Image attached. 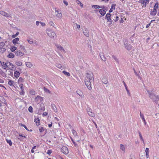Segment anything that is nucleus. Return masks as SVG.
Instances as JSON below:
<instances>
[{"label":"nucleus","instance_id":"423d86ee","mask_svg":"<svg viewBox=\"0 0 159 159\" xmlns=\"http://www.w3.org/2000/svg\"><path fill=\"white\" fill-rule=\"evenodd\" d=\"M7 67L9 70H13L15 68V66L13 65L12 63L9 61H7Z\"/></svg>","mask_w":159,"mask_h":159},{"label":"nucleus","instance_id":"3c124183","mask_svg":"<svg viewBox=\"0 0 159 159\" xmlns=\"http://www.w3.org/2000/svg\"><path fill=\"white\" fill-rule=\"evenodd\" d=\"M28 43L30 44H32L33 43V41L31 39L28 40Z\"/></svg>","mask_w":159,"mask_h":159},{"label":"nucleus","instance_id":"39448f33","mask_svg":"<svg viewBox=\"0 0 159 159\" xmlns=\"http://www.w3.org/2000/svg\"><path fill=\"white\" fill-rule=\"evenodd\" d=\"M87 79L92 80L93 81H94L93 75L92 72H89L87 74Z\"/></svg>","mask_w":159,"mask_h":159},{"label":"nucleus","instance_id":"412c9836","mask_svg":"<svg viewBox=\"0 0 159 159\" xmlns=\"http://www.w3.org/2000/svg\"><path fill=\"white\" fill-rule=\"evenodd\" d=\"M116 4H113L112 5L110 9L109 10V13H111L113 11V10H114L115 8Z\"/></svg>","mask_w":159,"mask_h":159},{"label":"nucleus","instance_id":"cd10ccee","mask_svg":"<svg viewBox=\"0 0 159 159\" xmlns=\"http://www.w3.org/2000/svg\"><path fill=\"white\" fill-rule=\"evenodd\" d=\"M0 101L3 103H5L6 102L5 99L2 96H0Z\"/></svg>","mask_w":159,"mask_h":159},{"label":"nucleus","instance_id":"e2e57ef3","mask_svg":"<svg viewBox=\"0 0 159 159\" xmlns=\"http://www.w3.org/2000/svg\"><path fill=\"white\" fill-rule=\"evenodd\" d=\"M20 48L21 49V50H22L24 49V47L23 46L20 45Z\"/></svg>","mask_w":159,"mask_h":159},{"label":"nucleus","instance_id":"c03bdc74","mask_svg":"<svg viewBox=\"0 0 159 159\" xmlns=\"http://www.w3.org/2000/svg\"><path fill=\"white\" fill-rule=\"evenodd\" d=\"M158 3L157 2H156L155 3V4L154 7L153 9H156V10H157V9L158 8Z\"/></svg>","mask_w":159,"mask_h":159},{"label":"nucleus","instance_id":"6ab92c4d","mask_svg":"<svg viewBox=\"0 0 159 159\" xmlns=\"http://www.w3.org/2000/svg\"><path fill=\"white\" fill-rule=\"evenodd\" d=\"M7 61L6 62H3L1 65L2 66V68L3 69H6L7 68Z\"/></svg>","mask_w":159,"mask_h":159},{"label":"nucleus","instance_id":"37998d69","mask_svg":"<svg viewBox=\"0 0 159 159\" xmlns=\"http://www.w3.org/2000/svg\"><path fill=\"white\" fill-rule=\"evenodd\" d=\"M112 57L114 58V59L115 60V61L118 64H119V61L118 59L114 56H112Z\"/></svg>","mask_w":159,"mask_h":159},{"label":"nucleus","instance_id":"bf43d9fd","mask_svg":"<svg viewBox=\"0 0 159 159\" xmlns=\"http://www.w3.org/2000/svg\"><path fill=\"white\" fill-rule=\"evenodd\" d=\"M33 43L34 45H38V42L36 40H34L33 41Z\"/></svg>","mask_w":159,"mask_h":159},{"label":"nucleus","instance_id":"2eb2a0df","mask_svg":"<svg viewBox=\"0 0 159 159\" xmlns=\"http://www.w3.org/2000/svg\"><path fill=\"white\" fill-rule=\"evenodd\" d=\"M72 132L73 133V134L74 135V137L75 138V141H76L77 142L80 141V140H77V137H78V136L77 135V133L76 132V131L75 130H72Z\"/></svg>","mask_w":159,"mask_h":159},{"label":"nucleus","instance_id":"a19ab883","mask_svg":"<svg viewBox=\"0 0 159 159\" xmlns=\"http://www.w3.org/2000/svg\"><path fill=\"white\" fill-rule=\"evenodd\" d=\"M120 149L123 151H125V147L124 146V145L122 144L120 145Z\"/></svg>","mask_w":159,"mask_h":159},{"label":"nucleus","instance_id":"13d9d810","mask_svg":"<svg viewBox=\"0 0 159 159\" xmlns=\"http://www.w3.org/2000/svg\"><path fill=\"white\" fill-rule=\"evenodd\" d=\"M21 125L22 126H23L24 128H25L26 130H29L26 127V126L25 125L22 124H21Z\"/></svg>","mask_w":159,"mask_h":159},{"label":"nucleus","instance_id":"864d4df0","mask_svg":"<svg viewBox=\"0 0 159 159\" xmlns=\"http://www.w3.org/2000/svg\"><path fill=\"white\" fill-rule=\"evenodd\" d=\"M52 151L50 150H48L47 151V153L49 155H50V154L52 153Z\"/></svg>","mask_w":159,"mask_h":159},{"label":"nucleus","instance_id":"a211bd4d","mask_svg":"<svg viewBox=\"0 0 159 159\" xmlns=\"http://www.w3.org/2000/svg\"><path fill=\"white\" fill-rule=\"evenodd\" d=\"M19 86L20 87L21 90V92L20 93V94L23 95L24 93V90L23 84H20Z\"/></svg>","mask_w":159,"mask_h":159},{"label":"nucleus","instance_id":"052dcab7","mask_svg":"<svg viewBox=\"0 0 159 159\" xmlns=\"http://www.w3.org/2000/svg\"><path fill=\"white\" fill-rule=\"evenodd\" d=\"M125 89H126V91H127V93L129 95H130V93H129V90H128V89H127V87H126V88H125Z\"/></svg>","mask_w":159,"mask_h":159},{"label":"nucleus","instance_id":"09e8293b","mask_svg":"<svg viewBox=\"0 0 159 159\" xmlns=\"http://www.w3.org/2000/svg\"><path fill=\"white\" fill-rule=\"evenodd\" d=\"M28 110L30 112H33V111L32 107L31 106H30L28 108Z\"/></svg>","mask_w":159,"mask_h":159},{"label":"nucleus","instance_id":"58836bf2","mask_svg":"<svg viewBox=\"0 0 159 159\" xmlns=\"http://www.w3.org/2000/svg\"><path fill=\"white\" fill-rule=\"evenodd\" d=\"M62 73L67 76H69L70 75L69 73L66 72V71H63Z\"/></svg>","mask_w":159,"mask_h":159},{"label":"nucleus","instance_id":"c85d7f7f","mask_svg":"<svg viewBox=\"0 0 159 159\" xmlns=\"http://www.w3.org/2000/svg\"><path fill=\"white\" fill-rule=\"evenodd\" d=\"M7 57L10 58H13L14 57V55L12 52H11L9 54Z\"/></svg>","mask_w":159,"mask_h":159},{"label":"nucleus","instance_id":"f8f14e48","mask_svg":"<svg viewBox=\"0 0 159 159\" xmlns=\"http://www.w3.org/2000/svg\"><path fill=\"white\" fill-rule=\"evenodd\" d=\"M87 111L88 115L92 117H94L95 116L94 113L92 111V110L90 108L87 109Z\"/></svg>","mask_w":159,"mask_h":159},{"label":"nucleus","instance_id":"774afa93","mask_svg":"<svg viewBox=\"0 0 159 159\" xmlns=\"http://www.w3.org/2000/svg\"><path fill=\"white\" fill-rule=\"evenodd\" d=\"M40 23V22H39L38 21H37L36 22V25L37 26H38L39 25V24Z\"/></svg>","mask_w":159,"mask_h":159},{"label":"nucleus","instance_id":"7ed1b4c3","mask_svg":"<svg viewBox=\"0 0 159 159\" xmlns=\"http://www.w3.org/2000/svg\"><path fill=\"white\" fill-rule=\"evenodd\" d=\"M92 81H93L92 80H89V79H86L85 80V84L87 86L88 89L89 90L92 89L91 83Z\"/></svg>","mask_w":159,"mask_h":159},{"label":"nucleus","instance_id":"9b49d317","mask_svg":"<svg viewBox=\"0 0 159 159\" xmlns=\"http://www.w3.org/2000/svg\"><path fill=\"white\" fill-rule=\"evenodd\" d=\"M0 14L2 15L7 17H10L11 16L10 14L3 11H0Z\"/></svg>","mask_w":159,"mask_h":159},{"label":"nucleus","instance_id":"bb28decb","mask_svg":"<svg viewBox=\"0 0 159 159\" xmlns=\"http://www.w3.org/2000/svg\"><path fill=\"white\" fill-rule=\"evenodd\" d=\"M34 122L37 124L38 123V126L39 125H40V120L39 118H37L35 119Z\"/></svg>","mask_w":159,"mask_h":159},{"label":"nucleus","instance_id":"9d476101","mask_svg":"<svg viewBox=\"0 0 159 159\" xmlns=\"http://www.w3.org/2000/svg\"><path fill=\"white\" fill-rule=\"evenodd\" d=\"M61 152L65 154H67L69 153L68 148L66 147H63L61 148Z\"/></svg>","mask_w":159,"mask_h":159},{"label":"nucleus","instance_id":"e433bc0d","mask_svg":"<svg viewBox=\"0 0 159 159\" xmlns=\"http://www.w3.org/2000/svg\"><path fill=\"white\" fill-rule=\"evenodd\" d=\"M100 57L102 59L103 61H106V58L102 54H100Z\"/></svg>","mask_w":159,"mask_h":159},{"label":"nucleus","instance_id":"473e14b6","mask_svg":"<svg viewBox=\"0 0 159 159\" xmlns=\"http://www.w3.org/2000/svg\"><path fill=\"white\" fill-rule=\"evenodd\" d=\"M49 24L51 26H53L57 29L56 27L55 26L56 25L52 21H50L49 23Z\"/></svg>","mask_w":159,"mask_h":159},{"label":"nucleus","instance_id":"69168bd1","mask_svg":"<svg viewBox=\"0 0 159 159\" xmlns=\"http://www.w3.org/2000/svg\"><path fill=\"white\" fill-rule=\"evenodd\" d=\"M118 18H119V17L118 16H116V19L115 20V22H116L117 21V20H118Z\"/></svg>","mask_w":159,"mask_h":159},{"label":"nucleus","instance_id":"4468645a","mask_svg":"<svg viewBox=\"0 0 159 159\" xmlns=\"http://www.w3.org/2000/svg\"><path fill=\"white\" fill-rule=\"evenodd\" d=\"M43 101V98L39 96V95L37 96V97L35 98V101L36 102H38L39 101L41 102Z\"/></svg>","mask_w":159,"mask_h":159},{"label":"nucleus","instance_id":"5701e85b","mask_svg":"<svg viewBox=\"0 0 159 159\" xmlns=\"http://www.w3.org/2000/svg\"><path fill=\"white\" fill-rule=\"evenodd\" d=\"M6 72H7L8 75L12 77L13 76V72L12 71L10 70H6Z\"/></svg>","mask_w":159,"mask_h":159},{"label":"nucleus","instance_id":"6e6d98bb","mask_svg":"<svg viewBox=\"0 0 159 159\" xmlns=\"http://www.w3.org/2000/svg\"><path fill=\"white\" fill-rule=\"evenodd\" d=\"M134 73L135 74V75L137 76H138L139 78L141 79V77L139 76V75L137 74V73L136 71L134 69Z\"/></svg>","mask_w":159,"mask_h":159},{"label":"nucleus","instance_id":"1a4fd4ad","mask_svg":"<svg viewBox=\"0 0 159 159\" xmlns=\"http://www.w3.org/2000/svg\"><path fill=\"white\" fill-rule=\"evenodd\" d=\"M25 51L24 50H18L17 51L15 52L16 55L18 56H22L25 54Z\"/></svg>","mask_w":159,"mask_h":159},{"label":"nucleus","instance_id":"f03ea898","mask_svg":"<svg viewBox=\"0 0 159 159\" xmlns=\"http://www.w3.org/2000/svg\"><path fill=\"white\" fill-rule=\"evenodd\" d=\"M55 15L58 19H61L62 17V14L61 10L55 9Z\"/></svg>","mask_w":159,"mask_h":159},{"label":"nucleus","instance_id":"603ef678","mask_svg":"<svg viewBox=\"0 0 159 159\" xmlns=\"http://www.w3.org/2000/svg\"><path fill=\"white\" fill-rule=\"evenodd\" d=\"M39 130L40 132H42L44 131V129L43 127H40Z\"/></svg>","mask_w":159,"mask_h":159},{"label":"nucleus","instance_id":"7c9ffc66","mask_svg":"<svg viewBox=\"0 0 159 159\" xmlns=\"http://www.w3.org/2000/svg\"><path fill=\"white\" fill-rule=\"evenodd\" d=\"M16 64L18 66H21L22 65V62L19 61H16L15 62Z\"/></svg>","mask_w":159,"mask_h":159},{"label":"nucleus","instance_id":"f704fd0d","mask_svg":"<svg viewBox=\"0 0 159 159\" xmlns=\"http://www.w3.org/2000/svg\"><path fill=\"white\" fill-rule=\"evenodd\" d=\"M14 83V81H12L11 80H10L9 81L8 84L10 86H13Z\"/></svg>","mask_w":159,"mask_h":159},{"label":"nucleus","instance_id":"4be33fe9","mask_svg":"<svg viewBox=\"0 0 159 159\" xmlns=\"http://www.w3.org/2000/svg\"><path fill=\"white\" fill-rule=\"evenodd\" d=\"M14 75L16 77L18 78L20 76V73L18 71H15L14 73Z\"/></svg>","mask_w":159,"mask_h":159},{"label":"nucleus","instance_id":"79ce46f5","mask_svg":"<svg viewBox=\"0 0 159 159\" xmlns=\"http://www.w3.org/2000/svg\"><path fill=\"white\" fill-rule=\"evenodd\" d=\"M6 141L10 146H11L12 145V143L10 139H7Z\"/></svg>","mask_w":159,"mask_h":159},{"label":"nucleus","instance_id":"ea45409f","mask_svg":"<svg viewBox=\"0 0 159 159\" xmlns=\"http://www.w3.org/2000/svg\"><path fill=\"white\" fill-rule=\"evenodd\" d=\"M5 45V43L3 42H1L0 43V48H3L5 50L6 49L4 48H3V47Z\"/></svg>","mask_w":159,"mask_h":159},{"label":"nucleus","instance_id":"a878e982","mask_svg":"<svg viewBox=\"0 0 159 159\" xmlns=\"http://www.w3.org/2000/svg\"><path fill=\"white\" fill-rule=\"evenodd\" d=\"M149 149L148 148H146L145 149V152L146 153V156L147 158H148L149 153Z\"/></svg>","mask_w":159,"mask_h":159},{"label":"nucleus","instance_id":"0e129e2a","mask_svg":"<svg viewBox=\"0 0 159 159\" xmlns=\"http://www.w3.org/2000/svg\"><path fill=\"white\" fill-rule=\"evenodd\" d=\"M63 2H64V3L65 4V5H66V6L68 5V2H67L66 1H63Z\"/></svg>","mask_w":159,"mask_h":159},{"label":"nucleus","instance_id":"4d7b16f0","mask_svg":"<svg viewBox=\"0 0 159 159\" xmlns=\"http://www.w3.org/2000/svg\"><path fill=\"white\" fill-rule=\"evenodd\" d=\"M71 139L73 143L74 144V145L75 146H76L77 145V144L76 143L74 142V140L72 138H71Z\"/></svg>","mask_w":159,"mask_h":159},{"label":"nucleus","instance_id":"4c0bfd02","mask_svg":"<svg viewBox=\"0 0 159 159\" xmlns=\"http://www.w3.org/2000/svg\"><path fill=\"white\" fill-rule=\"evenodd\" d=\"M43 89L44 91L45 92L47 93H51V92L47 88H45V87H44L43 88Z\"/></svg>","mask_w":159,"mask_h":159},{"label":"nucleus","instance_id":"de8ad7c7","mask_svg":"<svg viewBox=\"0 0 159 159\" xmlns=\"http://www.w3.org/2000/svg\"><path fill=\"white\" fill-rule=\"evenodd\" d=\"M19 34V32H17L16 34L12 35V37L13 38H15Z\"/></svg>","mask_w":159,"mask_h":159},{"label":"nucleus","instance_id":"8fccbe9b","mask_svg":"<svg viewBox=\"0 0 159 159\" xmlns=\"http://www.w3.org/2000/svg\"><path fill=\"white\" fill-rule=\"evenodd\" d=\"M30 94L33 95H35V92L34 91L31 90L30 91Z\"/></svg>","mask_w":159,"mask_h":159},{"label":"nucleus","instance_id":"72a5a7b5","mask_svg":"<svg viewBox=\"0 0 159 159\" xmlns=\"http://www.w3.org/2000/svg\"><path fill=\"white\" fill-rule=\"evenodd\" d=\"M139 134L140 139L141 140L143 141V143H144V140L143 139V138L142 136V134H141V133L140 132H139Z\"/></svg>","mask_w":159,"mask_h":159},{"label":"nucleus","instance_id":"ddd939ff","mask_svg":"<svg viewBox=\"0 0 159 159\" xmlns=\"http://www.w3.org/2000/svg\"><path fill=\"white\" fill-rule=\"evenodd\" d=\"M56 66L58 68H59L61 70L65 69L66 68V66H62L60 64H57Z\"/></svg>","mask_w":159,"mask_h":159},{"label":"nucleus","instance_id":"f3484780","mask_svg":"<svg viewBox=\"0 0 159 159\" xmlns=\"http://www.w3.org/2000/svg\"><path fill=\"white\" fill-rule=\"evenodd\" d=\"M99 11L100 13L102 16H104L106 14V11L103 9H100L96 10V11Z\"/></svg>","mask_w":159,"mask_h":159},{"label":"nucleus","instance_id":"dca6fc26","mask_svg":"<svg viewBox=\"0 0 159 159\" xmlns=\"http://www.w3.org/2000/svg\"><path fill=\"white\" fill-rule=\"evenodd\" d=\"M150 97L153 100L155 101V99L156 100V96L154 93H149V94Z\"/></svg>","mask_w":159,"mask_h":159},{"label":"nucleus","instance_id":"338daca9","mask_svg":"<svg viewBox=\"0 0 159 159\" xmlns=\"http://www.w3.org/2000/svg\"><path fill=\"white\" fill-rule=\"evenodd\" d=\"M4 82L3 80L0 78V83H3Z\"/></svg>","mask_w":159,"mask_h":159},{"label":"nucleus","instance_id":"f257e3e1","mask_svg":"<svg viewBox=\"0 0 159 159\" xmlns=\"http://www.w3.org/2000/svg\"><path fill=\"white\" fill-rule=\"evenodd\" d=\"M111 16V14L109 13H107L105 16V19H107V21L109 22L108 25H111L112 22V18Z\"/></svg>","mask_w":159,"mask_h":159},{"label":"nucleus","instance_id":"0eeeda50","mask_svg":"<svg viewBox=\"0 0 159 159\" xmlns=\"http://www.w3.org/2000/svg\"><path fill=\"white\" fill-rule=\"evenodd\" d=\"M83 33L84 35L87 37L89 36L90 34L89 32V30L86 28H85L84 30H83Z\"/></svg>","mask_w":159,"mask_h":159},{"label":"nucleus","instance_id":"aec40b11","mask_svg":"<svg viewBox=\"0 0 159 159\" xmlns=\"http://www.w3.org/2000/svg\"><path fill=\"white\" fill-rule=\"evenodd\" d=\"M77 93L82 98H84V96L82 91L80 90H77L76 91Z\"/></svg>","mask_w":159,"mask_h":159},{"label":"nucleus","instance_id":"20e7f679","mask_svg":"<svg viewBox=\"0 0 159 159\" xmlns=\"http://www.w3.org/2000/svg\"><path fill=\"white\" fill-rule=\"evenodd\" d=\"M46 33L48 36L51 38H54L56 36V34L54 32L48 30H46Z\"/></svg>","mask_w":159,"mask_h":159},{"label":"nucleus","instance_id":"5fc2aeb1","mask_svg":"<svg viewBox=\"0 0 159 159\" xmlns=\"http://www.w3.org/2000/svg\"><path fill=\"white\" fill-rule=\"evenodd\" d=\"M74 25H76V27H77V28L78 29H80V25L78 24L77 23H75Z\"/></svg>","mask_w":159,"mask_h":159},{"label":"nucleus","instance_id":"c756f323","mask_svg":"<svg viewBox=\"0 0 159 159\" xmlns=\"http://www.w3.org/2000/svg\"><path fill=\"white\" fill-rule=\"evenodd\" d=\"M26 65L28 67H31L33 66L32 64L31 63L28 62H26Z\"/></svg>","mask_w":159,"mask_h":159},{"label":"nucleus","instance_id":"c9c22d12","mask_svg":"<svg viewBox=\"0 0 159 159\" xmlns=\"http://www.w3.org/2000/svg\"><path fill=\"white\" fill-rule=\"evenodd\" d=\"M19 40V39L18 38H16L15 39H14L12 42L14 44L17 43V42Z\"/></svg>","mask_w":159,"mask_h":159},{"label":"nucleus","instance_id":"b1692460","mask_svg":"<svg viewBox=\"0 0 159 159\" xmlns=\"http://www.w3.org/2000/svg\"><path fill=\"white\" fill-rule=\"evenodd\" d=\"M102 82L105 84H107L108 83V80L107 79L106 77H104L102 79Z\"/></svg>","mask_w":159,"mask_h":159},{"label":"nucleus","instance_id":"680f3d73","mask_svg":"<svg viewBox=\"0 0 159 159\" xmlns=\"http://www.w3.org/2000/svg\"><path fill=\"white\" fill-rule=\"evenodd\" d=\"M40 23L42 26H44L45 25V24L44 23L41 22H40Z\"/></svg>","mask_w":159,"mask_h":159},{"label":"nucleus","instance_id":"49530a36","mask_svg":"<svg viewBox=\"0 0 159 159\" xmlns=\"http://www.w3.org/2000/svg\"><path fill=\"white\" fill-rule=\"evenodd\" d=\"M140 117H141L142 120L143 121L145 120V119L144 118V116L143 114H141V111H140Z\"/></svg>","mask_w":159,"mask_h":159},{"label":"nucleus","instance_id":"2f4dec72","mask_svg":"<svg viewBox=\"0 0 159 159\" xmlns=\"http://www.w3.org/2000/svg\"><path fill=\"white\" fill-rule=\"evenodd\" d=\"M56 46L57 49H58L60 50H64V48H63V47L61 46L60 45L56 44Z\"/></svg>","mask_w":159,"mask_h":159},{"label":"nucleus","instance_id":"6e6552de","mask_svg":"<svg viewBox=\"0 0 159 159\" xmlns=\"http://www.w3.org/2000/svg\"><path fill=\"white\" fill-rule=\"evenodd\" d=\"M139 2L143 4V7H145L149 3V0H140L139 1Z\"/></svg>","mask_w":159,"mask_h":159},{"label":"nucleus","instance_id":"393cba45","mask_svg":"<svg viewBox=\"0 0 159 159\" xmlns=\"http://www.w3.org/2000/svg\"><path fill=\"white\" fill-rule=\"evenodd\" d=\"M157 10L153 9V11L151 12L150 14L152 16H155L157 14Z\"/></svg>","mask_w":159,"mask_h":159},{"label":"nucleus","instance_id":"a18cd8bd","mask_svg":"<svg viewBox=\"0 0 159 159\" xmlns=\"http://www.w3.org/2000/svg\"><path fill=\"white\" fill-rule=\"evenodd\" d=\"M23 81H24L23 79L21 77L19 78V79L18 80V82L19 84H20V82H23Z\"/></svg>","mask_w":159,"mask_h":159}]
</instances>
